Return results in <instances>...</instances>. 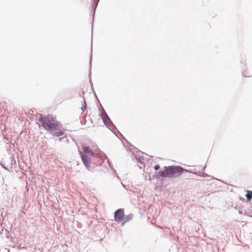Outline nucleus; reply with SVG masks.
Wrapping results in <instances>:
<instances>
[{"label": "nucleus", "instance_id": "obj_2", "mask_svg": "<svg viewBox=\"0 0 252 252\" xmlns=\"http://www.w3.org/2000/svg\"><path fill=\"white\" fill-rule=\"evenodd\" d=\"M82 149L84 154H81V158L83 163L86 167L90 170L91 165V157H94V153L88 146H83Z\"/></svg>", "mask_w": 252, "mask_h": 252}, {"label": "nucleus", "instance_id": "obj_8", "mask_svg": "<svg viewBox=\"0 0 252 252\" xmlns=\"http://www.w3.org/2000/svg\"><path fill=\"white\" fill-rule=\"evenodd\" d=\"M85 104H86V102L85 101H84ZM86 109V105H85L84 106L82 107V110L83 111Z\"/></svg>", "mask_w": 252, "mask_h": 252}, {"label": "nucleus", "instance_id": "obj_7", "mask_svg": "<svg viewBox=\"0 0 252 252\" xmlns=\"http://www.w3.org/2000/svg\"><path fill=\"white\" fill-rule=\"evenodd\" d=\"M159 168H160V166H159L158 165H157L155 166V167H154V169H155L156 170H158Z\"/></svg>", "mask_w": 252, "mask_h": 252}, {"label": "nucleus", "instance_id": "obj_5", "mask_svg": "<svg viewBox=\"0 0 252 252\" xmlns=\"http://www.w3.org/2000/svg\"><path fill=\"white\" fill-rule=\"evenodd\" d=\"M57 127L58 126H56V129H54L53 131H51V133L56 136H60L63 135V132L62 131L58 129Z\"/></svg>", "mask_w": 252, "mask_h": 252}, {"label": "nucleus", "instance_id": "obj_6", "mask_svg": "<svg viewBox=\"0 0 252 252\" xmlns=\"http://www.w3.org/2000/svg\"><path fill=\"white\" fill-rule=\"evenodd\" d=\"M246 197L247 199V200L250 201H251L252 198V191L251 190H247V194L246 195Z\"/></svg>", "mask_w": 252, "mask_h": 252}, {"label": "nucleus", "instance_id": "obj_3", "mask_svg": "<svg viewBox=\"0 0 252 252\" xmlns=\"http://www.w3.org/2000/svg\"><path fill=\"white\" fill-rule=\"evenodd\" d=\"M114 218L118 222L123 221L122 224L124 225L132 218V215L125 216L124 209H119L115 212Z\"/></svg>", "mask_w": 252, "mask_h": 252}, {"label": "nucleus", "instance_id": "obj_1", "mask_svg": "<svg viewBox=\"0 0 252 252\" xmlns=\"http://www.w3.org/2000/svg\"><path fill=\"white\" fill-rule=\"evenodd\" d=\"M184 169L179 166H165L163 170L159 172V176L162 178H174L182 175Z\"/></svg>", "mask_w": 252, "mask_h": 252}, {"label": "nucleus", "instance_id": "obj_4", "mask_svg": "<svg viewBox=\"0 0 252 252\" xmlns=\"http://www.w3.org/2000/svg\"><path fill=\"white\" fill-rule=\"evenodd\" d=\"M39 121L42 124V126L46 129L53 131V130L56 129V126H58V125L54 122L53 120H50L48 117L40 118Z\"/></svg>", "mask_w": 252, "mask_h": 252}]
</instances>
